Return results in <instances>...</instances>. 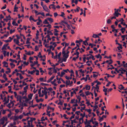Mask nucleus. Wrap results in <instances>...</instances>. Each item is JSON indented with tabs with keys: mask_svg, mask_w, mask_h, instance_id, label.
<instances>
[{
	"mask_svg": "<svg viewBox=\"0 0 127 127\" xmlns=\"http://www.w3.org/2000/svg\"><path fill=\"white\" fill-rule=\"evenodd\" d=\"M63 71L64 72L66 73H67L68 71L69 72H70V71H69V69H66L65 70L63 69Z\"/></svg>",
	"mask_w": 127,
	"mask_h": 127,
	"instance_id": "40",
	"label": "nucleus"
},
{
	"mask_svg": "<svg viewBox=\"0 0 127 127\" xmlns=\"http://www.w3.org/2000/svg\"><path fill=\"white\" fill-rule=\"evenodd\" d=\"M51 65L52 66H53V69H54V70L53 71V72H54L55 73H56V69L55 68V65L54 64H53L52 63V64Z\"/></svg>",
	"mask_w": 127,
	"mask_h": 127,
	"instance_id": "13",
	"label": "nucleus"
},
{
	"mask_svg": "<svg viewBox=\"0 0 127 127\" xmlns=\"http://www.w3.org/2000/svg\"><path fill=\"white\" fill-rule=\"evenodd\" d=\"M14 103L12 101H11L7 105V106L9 108H10L11 107L13 106Z\"/></svg>",
	"mask_w": 127,
	"mask_h": 127,
	"instance_id": "4",
	"label": "nucleus"
},
{
	"mask_svg": "<svg viewBox=\"0 0 127 127\" xmlns=\"http://www.w3.org/2000/svg\"><path fill=\"white\" fill-rule=\"evenodd\" d=\"M47 34L48 35H53V33H52L51 31H49L48 30H47Z\"/></svg>",
	"mask_w": 127,
	"mask_h": 127,
	"instance_id": "21",
	"label": "nucleus"
},
{
	"mask_svg": "<svg viewBox=\"0 0 127 127\" xmlns=\"http://www.w3.org/2000/svg\"><path fill=\"white\" fill-rule=\"evenodd\" d=\"M106 116L105 115H103L101 117L100 116H99V122H101L103 121V118H106Z\"/></svg>",
	"mask_w": 127,
	"mask_h": 127,
	"instance_id": "5",
	"label": "nucleus"
},
{
	"mask_svg": "<svg viewBox=\"0 0 127 127\" xmlns=\"http://www.w3.org/2000/svg\"><path fill=\"white\" fill-rule=\"evenodd\" d=\"M35 71H36L37 72L36 73V74L37 75H38L39 74V70H36Z\"/></svg>",
	"mask_w": 127,
	"mask_h": 127,
	"instance_id": "57",
	"label": "nucleus"
},
{
	"mask_svg": "<svg viewBox=\"0 0 127 127\" xmlns=\"http://www.w3.org/2000/svg\"><path fill=\"white\" fill-rule=\"evenodd\" d=\"M120 86H121V88L119 87L118 88L121 90H122L123 89H124V87L122 84H121L120 85Z\"/></svg>",
	"mask_w": 127,
	"mask_h": 127,
	"instance_id": "30",
	"label": "nucleus"
},
{
	"mask_svg": "<svg viewBox=\"0 0 127 127\" xmlns=\"http://www.w3.org/2000/svg\"><path fill=\"white\" fill-rule=\"evenodd\" d=\"M8 45V44H4V45L2 47V48H1V50H3L4 49H5V50H6V47Z\"/></svg>",
	"mask_w": 127,
	"mask_h": 127,
	"instance_id": "9",
	"label": "nucleus"
},
{
	"mask_svg": "<svg viewBox=\"0 0 127 127\" xmlns=\"http://www.w3.org/2000/svg\"><path fill=\"white\" fill-rule=\"evenodd\" d=\"M23 115H20L19 116H18L19 119H21L23 117Z\"/></svg>",
	"mask_w": 127,
	"mask_h": 127,
	"instance_id": "47",
	"label": "nucleus"
},
{
	"mask_svg": "<svg viewBox=\"0 0 127 127\" xmlns=\"http://www.w3.org/2000/svg\"><path fill=\"white\" fill-rule=\"evenodd\" d=\"M121 38H122V41H125V37L123 35H122L121 36Z\"/></svg>",
	"mask_w": 127,
	"mask_h": 127,
	"instance_id": "64",
	"label": "nucleus"
},
{
	"mask_svg": "<svg viewBox=\"0 0 127 127\" xmlns=\"http://www.w3.org/2000/svg\"><path fill=\"white\" fill-rule=\"evenodd\" d=\"M6 4H5L4 6L3 7H2L1 8V9L2 10L6 8Z\"/></svg>",
	"mask_w": 127,
	"mask_h": 127,
	"instance_id": "56",
	"label": "nucleus"
},
{
	"mask_svg": "<svg viewBox=\"0 0 127 127\" xmlns=\"http://www.w3.org/2000/svg\"><path fill=\"white\" fill-rule=\"evenodd\" d=\"M61 14L60 15H59V16L64 17L65 15L64 13L63 12H61Z\"/></svg>",
	"mask_w": 127,
	"mask_h": 127,
	"instance_id": "32",
	"label": "nucleus"
},
{
	"mask_svg": "<svg viewBox=\"0 0 127 127\" xmlns=\"http://www.w3.org/2000/svg\"><path fill=\"white\" fill-rule=\"evenodd\" d=\"M75 99L74 98L73 99H72L71 100V101L70 103H73L74 102V101H75Z\"/></svg>",
	"mask_w": 127,
	"mask_h": 127,
	"instance_id": "59",
	"label": "nucleus"
},
{
	"mask_svg": "<svg viewBox=\"0 0 127 127\" xmlns=\"http://www.w3.org/2000/svg\"><path fill=\"white\" fill-rule=\"evenodd\" d=\"M26 57H27V56L25 55V54L23 55V59L24 60H26Z\"/></svg>",
	"mask_w": 127,
	"mask_h": 127,
	"instance_id": "62",
	"label": "nucleus"
},
{
	"mask_svg": "<svg viewBox=\"0 0 127 127\" xmlns=\"http://www.w3.org/2000/svg\"><path fill=\"white\" fill-rule=\"evenodd\" d=\"M47 19L51 22H53V19L51 18H48Z\"/></svg>",
	"mask_w": 127,
	"mask_h": 127,
	"instance_id": "36",
	"label": "nucleus"
},
{
	"mask_svg": "<svg viewBox=\"0 0 127 127\" xmlns=\"http://www.w3.org/2000/svg\"><path fill=\"white\" fill-rule=\"evenodd\" d=\"M22 97L20 96H19L18 97V100L20 103L22 102Z\"/></svg>",
	"mask_w": 127,
	"mask_h": 127,
	"instance_id": "18",
	"label": "nucleus"
},
{
	"mask_svg": "<svg viewBox=\"0 0 127 127\" xmlns=\"http://www.w3.org/2000/svg\"><path fill=\"white\" fill-rule=\"evenodd\" d=\"M100 56V54H99L97 55H95V57H96L97 59H98L99 58Z\"/></svg>",
	"mask_w": 127,
	"mask_h": 127,
	"instance_id": "60",
	"label": "nucleus"
},
{
	"mask_svg": "<svg viewBox=\"0 0 127 127\" xmlns=\"http://www.w3.org/2000/svg\"><path fill=\"white\" fill-rule=\"evenodd\" d=\"M38 56L40 58H42V56L41 55V54L40 52L39 53Z\"/></svg>",
	"mask_w": 127,
	"mask_h": 127,
	"instance_id": "45",
	"label": "nucleus"
},
{
	"mask_svg": "<svg viewBox=\"0 0 127 127\" xmlns=\"http://www.w3.org/2000/svg\"><path fill=\"white\" fill-rule=\"evenodd\" d=\"M30 121H28V125H27L26 126L28 127H30Z\"/></svg>",
	"mask_w": 127,
	"mask_h": 127,
	"instance_id": "51",
	"label": "nucleus"
},
{
	"mask_svg": "<svg viewBox=\"0 0 127 127\" xmlns=\"http://www.w3.org/2000/svg\"><path fill=\"white\" fill-rule=\"evenodd\" d=\"M49 27L48 28L50 29L51 28V25L50 24H48V25H44L43 26V27Z\"/></svg>",
	"mask_w": 127,
	"mask_h": 127,
	"instance_id": "29",
	"label": "nucleus"
},
{
	"mask_svg": "<svg viewBox=\"0 0 127 127\" xmlns=\"http://www.w3.org/2000/svg\"><path fill=\"white\" fill-rule=\"evenodd\" d=\"M65 83L66 84V87H67V86L69 85V83H68V81L67 80L66 81V82H65Z\"/></svg>",
	"mask_w": 127,
	"mask_h": 127,
	"instance_id": "61",
	"label": "nucleus"
},
{
	"mask_svg": "<svg viewBox=\"0 0 127 127\" xmlns=\"http://www.w3.org/2000/svg\"><path fill=\"white\" fill-rule=\"evenodd\" d=\"M9 99H7V101L6 100L5 101V102L3 103L4 106L5 104H6L7 103H8L9 102Z\"/></svg>",
	"mask_w": 127,
	"mask_h": 127,
	"instance_id": "37",
	"label": "nucleus"
},
{
	"mask_svg": "<svg viewBox=\"0 0 127 127\" xmlns=\"http://www.w3.org/2000/svg\"><path fill=\"white\" fill-rule=\"evenodd\" d=\"M43 8L45 11L48 12H49V10L47 7L46 5H44L43 7Z\"/></svg>",
	"mask_w": 127,
	"mask_h": 127,
	"instance_id": "6",
	"label": "nucleus"
},
{
	"mask_svg": "<svg viewBox=\"0 0 127 127\" xmlns=\"http://www.w3.org/2000/svg\"><path fill=\"white\" fill-rule=\"evenodd\" d=\"M85 88L86 90H89L90 89V86L87 85L86 86Z\"/></svg>",
	"mask_w": 127,
	"mask_h": 127,
	"instance_id": "20",
	"label": "nucleus"
},
{
	"mask_svg": "<svg viewBox=\"0 0 127 127\" xmlns=\"http://www.w3.org/2000/svg\"><path fill=\"white\" fill-rule=\"evenodd\" d=\"M80 72H81L83 74L86 71V70L85 69V70L82 71V69H79L78 70Z\"/></svg>",
	"mask_w": 127,
	"mask_h": 127,
	"instance_id": "19",
	"label": "nucleus"
},
{
	"mask_svg": "<svg viewBox=\"0 0 127 127\" xmlns=\"http://www.w3.org/2000/svg\"><path fill=\"white\" fill-rule=\"evenodd\" d=\"M119 46H118L117 47V48L119 50H120V48L121 49H122L123 48V47L122 46V45L120 44Z\"/></svg>",
	"mask_w": 127,
	"mask_h": 127,
	"instance_id": "35",
	"label": "nucleus"
},
{
	"mask_svg": "<svg viewBox=\"0 0 127 127\" xmlns=\"http://www.w3.org/2000/svg\"><path fill=\"white\" fill-rule=\"evenodd\" d=\"M33 95V94H30V95H28V97L31 100L32 99Z\"/></svg>",
	"mask_w": 127,
	"mask_h": 127,
	"instance_id": "16",
	"label": "nucleus"
},
{
	"mask_svg": "<svg viewBox=\"0 0 127 127\" xmlns=\"http://www.w3.org/2000/svg\"><path fill=\"white\" fill-rule=\"evenodd\" d=\"M14 42L17 44L18 45L20 46V45L19 44V39L17 40L16 39H14L13 40Z\"/></svg>",
	"mask_w": 127,
	"mask_h": 127,
	"instance_id": "8",
	"label": "nucleus"
},
{
	"mask_svg": "<svg viewBox=\"0 0 127 127\" xmlns=\"http://www.w3.org/2000/svg\"><path fill=\"white\" fill-rule=\"evenodd\" d=\"M111 20L109 19L107 21V23L108 24H109L111 23Z\"/></svg>",
	"mask_w": 127,
	"mask_h": 127,
	"instance_id": "49",
	"label": "nucleus"
},
{
	"mask_svg": "<svg viewBox=\"0 0 127 127\" xmlns=\"http://www.w3.org/2000/svg\"><path fill=\"white\" fill-rule=\"evenodd\" d=\"M30 40V39L29 38H28L27 39V41L26 42V44H28V43H30V42H29V41Z\"/></svg>",
	"mask_w": 127,
	"mask_h": 127,
	"instance_id": "28",
	"label": "nucleus"
},
{
	"mask_svg": "<svg viewBox=\"0 0 127 127\" xmlns=\"http://www.w3.org/2000/svg\"><path fill=\"white\" fill-rule=\"evenodd\" d=\"M43 23L44 24H49V22H47V19H45L43 22Z\"/></svg>",
	"mask_w": 127,
	"mask_h": 127,
	"instance_id": "26",
	"label": "nucleus"
},
{
	"mask_svg": "<svg viewBox=\"0 0 127 127\" xmlns=\"http://www.w3.org/2000/svg\"><path fill=\"white\" fill-rule=\"evenodd\" d=\"M29 62H27V63L25 61L23 62V64H25L26 65H27L29 64Z\"/></svg>",
	"mask_w": 127,
	"mask_h": 127,
	"instance_id": "53",
	"label": "nucleus"
},
{
	"mask_svg": "<svg viewBox=\"0 0 127 127\" xmlns=\"http://www.w3.org/2000/svg\"><path fill=\"white\" fill-rule=\"evenodd\" d=\"M92 110L90 109H85V111H87L89 113V114H90L91 113V111Z\"/></svg>",
	"mask_w": 127,
	"mask_h": 127,
	"instance_id": "22",
	"label": "nucleus"
},
{
	"mask_svg": "<svg viewBox=\"0 0 127 127\" xmlns=\"http://www.w3.org/2000/svg\"><path fill=\"white\" fill-rule=\"evenodd\" d=\"M36 119L35 118H30V122L32 123V122L33 121H35V120Z\"/></svg>",
	"mask_w": 127,
	"mask_h": 127,
	"instance_id": "42",
	"label": "nucleus"
},
{
	"mask_svg": "<svg viewBox=\"0 0 127 127\" xmlns=\"http://www.w3.org/2000/svg\"><path fill=\"white\" fill-rule=\"evenodd\" d=\"M79 9H80V8L78 6L76 9H74V10L75 12H78L79 11Z\"/></svg>",
	"mask_w": 127,
	"mask_h": 127,
	"instance_id": "39",
	"label": "nucleus"
},
{
	"mask_svg": "<svg viewBox=\"0 0 127 127\" xmlns=\"http://www.w3.org/2000/svg\"><path fill=\"white\" fill-rule=\"evenodd\" d=\"M68 33L67 32H61V33L60 34V36L61 37H62V35L64 34H66Z\"/></svg>",
	"mask_w": 127,
	"mask_h": 127,
	"instance_id": "34",
	"label": "nucleus"
},
{
	"mask_svg": "<svg viewBox=\"0 0 127 127\" xmlns=\"http://www.w3.org/2000/svg\"><path fill=\"white\" fill-rule=\"evenodd\" d=\"M50 111H48V110H47V114L46 115H48L49 117H50Z\"/></svg>",
	"mask_w": 127,
	"mask_h": 127,
	"instance_id": "33",
	"label": "nucleus"
},
{
	"mask_svg": "<svg viewBox=\"0 0 127 127\" xmlns=\"http://www.w3.org/2000/svg\"><path fill=\"white\" fill-rule=\"evenodd\" d=\"M7 119L6 116L3 117L1 119L0 121L1 123H0L1 125H3L4 123V121H7Z\"/></svg>",
	"mask_w": 127,
	"mask_h": 127,
	"instance_id": "1",
	"label": "nucleus"
},
{
	"mask_svg": "<svg viewBox=\"0 0 127 127\" xmlns=\"http://www.w3.org/2000/svg\"><path fill=\"white\" fill-rule=\"evenodd\" d=\"M65 74V73L64 72L62 71L61 72V74L60 75V77H63V76Z\"/></svg>",
	"mask_w": 127,
	"mask_h": 127,
	"instance_id": "41",
	"label": "nucleus"
},
{
	"mask_svg": "<svg viewBox=\"0 0 127 127\" xmlns=\"http://www.w3.org/2000/svg\"><path fill=\"white\" fill-rule=\"evenodd\" d=\"M56 82V79H55L53 81L51 82V83L52 84H53L55 86H56V83L55 82Z\"/></svg>",
	"mask_w": 127,
	"mask_h": 127,
	"instance_id": "31",
	"label": "nucleus"
},
{
	"mask_svg": "<svg viewBox=\"0 0 127 127\" xmlns=\"http://www.w3.org/2000/svg\"><path fill=\"white\" fill-rule=\"evenodd\" d=\"M121 11V9H117L116 11H115L114 13L113 14V15L115 17H118L119 16L118 15V12L119 11V12H120Z\"/></svg>",
	"mask_w": 127,
	"mask_h": 127,
	"instance_id": "3",
	"label": "nucleus"
},
{
	"mask_svg": "<svg viewBox=\"0 0 127 127\" xmlns=\"http://www.w3.org/2000/svg\"><path fill=\"white\" fill-rule=\"evenodd\" d=\"M74 93L75 94H76V91H75V90H73V91L72 92H71L70 93L71 94V96L72 97L73 96V95Z\"/></svg>",
	"mask_w": 127,
	"mask_h": 127,
	"instance_id": "24",
	"label": "nucleus"
},
{
	"mask_svg": "<svg viewBox=\"0 0 127 127\" xmlns=\"http://www.w3.org/2000/svg\"><path fill=\"white\" fill-rule=\"evenodd\" d=\"M89 75H86V77H85V81L86 82L87 81L88 77H89Z\"/></svg>",
	"mask_w": 127,
	"mask_h": 127,
	"instance_id": "55",
	"label": "nucleus"
},
{
	"mask_svg": "<svg viewBox=\"0 0 127 127\" xmlns=\"http://www.w3.org/2000/svg\"><path fill=\"white\" fill-rule=\"evenodd\" d=\"M50 6H52L51 8H52L54 9H55V5L54 4H51L50 5Z\"/></svg>",
	"mask_w": 127,
	"mask_h": 127,
	"instance_id": "54",
	"label": "nucleus"
},
{
	"mask_svg": "<svg viewBox=\"0 0 127 127\" xmlns=\"http://www.w3.org/2000/svg\"><path fill=\"white\" fill-rule=\"evenodd\" d=\"M76 96L77 97V98L78 99V102H79V103H80L81 102L80 100H81V97L79 95H78V96H77V95H76Z\"/></svg>",
	"mask_w": 127,
	"mask_h": 127,
	"instance_id": "27",
	"label": "nucleus"
},
{
	"mask_svg": "<svg viewBox=\"0 0 127 127\" xmlns=\"http://www.w3.org/2000/svg\"><path fill=\"white\" fill-rule=\"evenodd\" d=\"M75 116V114H73V115L72 116L69 118L70 120H71L72 119L74 118Z\"/></svg>",
	"mask_w": 127,
	"mask_h": 127,
	"instance_id": "46",
	"label": "nucleus"
},
{
	"mask_svg": "<svg viewBox=\"0 0 127 127\" xmlns=\"http://www.w3.org/2000/svg\"><path fill=\"white\" fill-rule=\"evenodd\" d=\"M18 116H14V118H13V120L14 121H15L18 119Z\"/></svg>",
	"mask_w": 127,
	"mask_h": 127,
	"instance_id": "14",
	"label": "nucleus"
},
{
	"mask_svg": "<svg viewBox=\"0 0 127 127\" xmlns=\"http://www.w3.org/2000/svg\"><path fill=\"white\" fill-rule=\"evenodd\" d=\"M66 46H65L63 48L62 54L63 55V57L66 58H67L69 56V55H66V53L65 52V51H64V49L65 48Z\"/></svg>",
	"mask_w": 127,
	"mask_h": 127,
	"instance_id": "2",
	"label": "nucleus"
},
{
	"mask_svg": "<svg viewBox=\"0 0 127 127\" xmlns=\"http://www.w3.org/2000/svg\"><path fill=\"white\" fill-rule=\"evenodd\" d=\"M86 108V107L85 106H84L83 107H81V109H80V110L81 112H83V110H85V108Z\"/></svg>",
	"mask_w": 127,
	"mask_h": 127,
	"instance_id": "38",
	"label": "nucleus"
},
{
	"mask_svg": "<svg viewBox=\"0 0 127 127\" xmlns=\"http://www.w3.org/2000/svg\"><path fill=\"white\" fill-rule=\"evenodd\" d=\"M97 35L96 34H94L93 35L92 37L94 38H97Z\"/></svg>",
	"mask_w": 127,
	"mask_h": 127,
	"instance_id": "50",
	"label": "nucleus"
},
{
	"mask_svg": "<svg viewBox=\"0 0 127 127\" xmlns=\"http://www.w3.org/2000/svg\"><path fill=\"white\" fill-rule=\"evenodd\" d=\"M49 109H51L53 110V111L54 109V108L51 107L50 106H48L47 107V110H48Z\"/></svg>",
	"mask_w": 127,
	"mask_h": 127,
	"instance_id": "25",
	"label": "nucleus"
},
{
	"mask_svg": "<svg viewBox=\"0 0 127 127\" xmlns=\"http://www.w3.org/2000/svg\"><path fill=\"white\" fill-rule=\"evenodd\" d=\"M89 40V38L88 37L86 39V40L85 41H83V44L85 45H88V43L87 41L88 40Z\"/></svg>",
	"mask_w": 127,
	"mask_h": 127,
	"instance_id": "7",
	"label": "nucleus"
},
{
	"mask_svg": "<svg viewBox=\"0 0 127 127\" xmlns=\"http://www.w3.org/2000/svg\"><path fill=\"white\" fill-rule=\"evenodd\" d=\"M3 66L5 67H8V63L7 62L4 61L3 62Z\"/></svg>",
	"mask_w": 127,
	"mask_h": 127,
	"instance_id": "11",
	"label": "nucleus"
},
{
	"mask_svg": "<svg viewBox=\"0 0 127 127\" xmlns=\"http://www.w3.org/2000/svg\"><path fill=\"white\" fill-rule=\"evenodd\" d=\"M59 100L60 101V102L58 103V105H62L63 104V103L62 101L60 99H59Z\"/></svg>",
	"mask_w": 127,
	"mask_h": 127,
	"instance_id": "43",
	"label": "nucleus"
},
{
	"mask_svg": "<svg viewBox=\"0 0 127 127\" xmlns=\"http://www.w3.org/2000/svg\"><path fill=\"white\" fill-rule=\"evenodd\" d=\"M59 61H58V62L59 63H61L63 62V61L62 60H61L60 58H59Z\"/></svg>",
	"mask_w": 127,
	"mask_h": 127,
	"instance_id": "48",
	"label": "nucleus"
},
{
	"mask_svg": "<svg viewBox=\"0 0 127 127\" xmlns=\"http://www.w3.org/2000/svg\"><path fill=\"white\" fill-rule=\"evenodd\" d=\"M123 46H124L125 47V48H126V43L125 42H123Z\"/></svg>",
	"mask_w": 127,
	"mask_h": 127,
	"instance_id": "63",
	"label": "nucleus"
},
{
	"mask_svg": "<svg viewBox=\"0 0 127 127\" xmlns=\"http://www.w3.org/2000/svg\"><path fill=\"white\" fill-rule=\"evenodd\" d=\"M18 9V7H14V12H17L18 10H17Z\"/></svg>",
	"mask_w": 127,
	"mask_h": 127,
	"instance_id": "44",
	"label": "nucleus"
},
{
	"mask_svg": "<svg viewBox=\"0 0 127 127\" xmlns=\"http://www.w3.org/2000/svg\"><path fill=\"white\" fill-rule=\"evenodd\" d=\"M55 76H52L47 81V82L49 83L51 81L53 80Z\"/></svg>",
	"mask_w": 127,
	"mask_h": 127,
	"instance_id": "12",
	"label": "nucleus"
},
{
	"mask_svg": "<svg viewBox=\"0 0 127 127\" xmlns=\"http://www.w3.org/2000/svg\"><path fill=\"white\" fill-rule=\"evenodd\" d=\"M56 43L55 42H50V44H52L53 45H54V47H56V44H55Z\"/></svg>",
	"mask_w": 127,
	"mask_h": 127,
	"instance_id": "52",
	"label": "nucleus"
},
{
	"mask_svg": "<svg viewBox=\"0 0 127 127\" xmlns=\"http://www.w3.org/2000/svg\"><path fill=\"white\" fill-rule=\"evenodd\" d=\"M112 82H111L110 81L108 82V83H107V85H106V86L107 87H108L109 86V85Z\"/></svg>",
	"mask_w": 127,
	"mask_h": 127,
	"instance_id": "58",
	"label": "nucleus"
},
{
	"mask_svg": "<svg viewBox=\"0 0 127 127\" xmlns=\"http://www.w3.org/2000/svg\"><path fill=\"white\" fill-rule=\"evenodd\" d=\"M9 61L12 63H13L14 62H15L16 63H17V62L16 60H13L11 59H9Z\"/></svg>",
	"mask_w": 127,
	"mask_h": 127,
	"instance_id": "15",
	"label": "nucleus"
},
{
	"mask_svg": "<svg viewBox=\"0 0 127 127\" xmlns=\"http://www.w3.org/2000/svg\"><path fill=\"white\" fill-rule=\"evenodd\" d=\"M10 64L11 66V68H13L15 66V64H14L13 63H10Z\"/></svg>",
	"mask_w": 127,
	"mask_h": 127,
	"instance_id": "23",
	"label": "nucleus"
},
{
	"mask_svg": "<svg viewBox=\"0 0 127 127\" xmlns=\"http://www.w3.org/2000/svg\"><path fill=\"white\" fill-rule=\"evenodd\" d=\"M47 90H42V92L43 93L44 95H47Z\"/></svg>",
	"mask_w": 127,
	"mask_h": 127,
	"instance_id": "17",
	"label": "nucleus"
},
{
	"mask_svg": "<svg viewBox=\"0 0 127 127\" xmlns=\"http://www.w3.org/2000/svg\"><path fill=\"white\" fill-rule=\"evenodd\" d=\"M85 93L86 94V95L87 96L89 95L90 94H91L92 96H93V95L92 93L91 92H89V91H88L86 92Z\"/></svg>",
	"mask_w": 127,
	"mask_h": 127,
	"instance_id": "10",
	"label": "nucleus"
}]
</instances>
